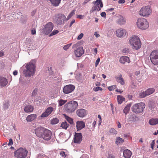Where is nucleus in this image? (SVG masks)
<instances>
[{
    "instance_id": "nucleus-22",
    "label": "nucleus",
    "mask_w": 158,
    "mask_h": 158,
    "mask_svg": "<svg viewBox=\"0 0 158 158\" xmlns=\"http://www.w3.org/2000/svg\"><path fill=\"white\" fill-rule=\"evenodd\" d=\"M119 61L121 63L124 64L126 62L129 63L130 60L128 57L123 56L120 58Z\"/></svg>"
},
{
    "instance_id": "nucleus-11",
    "label": "nucleus",
    "mask_w": 158,
    "mask_h": 158,
    "mask_svg": "<svg viewBox=\"0 0 158 158\" xmlns=\"http://www.w3.org/2000/svg\"><path fill=\"white\" fill-rule=\"evenodd\" d=\"M94 4V6L92 7L90 11V12H93L95 11H99L100 10L103 6V3L101 0H97L93 2Z\"/></svg>"
},
{
    "instance_id": "nucleus-50",
    "label": "nucleus",
    "mask_w": 158,
    "mask_h": 158,
    "mask_svg": "<svg viewBox=\"0 0 158 158\" xmlns=\"http://www.w3.org/2000/svg\"><path fill=\"white\" fill-rule=\"evenodd\" d=\"M155 143V140H153L151 144V147L152 149H153V147Z\"/></svg>"
},
{
    "instance_id": "nucleus-57",
    "label": "nucleus",
    "mask_w": 158,
    "mask_h": 158,
    "mask_svg": "<svg viewBox=\"0 0 158 158\" xmlns=\"http://www.w3.org/2000/svg\"><path fill=\"white\" fill-rule=\"evenodd\" d=\"M75 10H73L71 12V13L69 14L70 15H71L72 16L74 15L75 14Z\"/></svg>"
},
{
    "instance_id": "nucleus-35",
    "label": "nucleus",
    "mask_w": 158,
    "mask_h": 158,
    "mask_svg": "<svg viewBox=\"0 0 158 158\" xmlns=\"http://www.w3.org/2000/svg\"><path fill=\"white\" fill-rule=\"evenodd\" d=\"M67 102L66 100H63L62 99H60L58 100V104L59 106H61Z\"/></svg>"
},
{
    "instance_id": "nucleus-23",
    "label": "nucleus",
    "mask_w": 158,
    "mask_h": 158,
    "mask_svg": "<svg viewBox=\"0 0 158 158\" xmlns=\"http://www.w3.org/2000/svg\"><path fill=\"white\" fill-rule=\"evenodd\" d=\"M37 115L35 114H32L28 115L26 118V120L27 122H31L34 120L36 117Z\"/></svg>"
},
{
    "instance_id": "nucleus-56",
    "label": "nucleus",
    "mask_w": 158,
    "mask_h": 158,
    "mask_svg": "<svg viewBox=\"0 0 158 158\" xmlns=\"http://www.w3.org/2000/svg\"><path fill=\"white\" fill-rule=\"evenodd\" d=\"M107 158H115V157L112 154H110L108 155Z\"/></svg>"
},
{
    "instance_id": "nucleus-17",
    "label": "nucleus",
    "mask_w": 158,
    "mask_h": 158,
    "mask_svg": "<svg viewBox=\"0 0 158 158\" xmlns=\"http://www.w3.org/2000/svg\"><path fill=\"white\" fill-rule=\"evenodd\" d=\"M77 115L80 118H83L85 117L87 114V111L83 109L77 110L76 111Z\"/></svg>"
},
{
    "instance_id": "nucleus-34",
    "label": "nucleus",
    "mask_w": 158,
    "mask_h": 158,
    "mask_svg": "<svg viewBox=\"0 0 158 158\" xmlns=\"http://www.w3.org/2000/svg\"><path fill=\"white\" fill-rule=\"evenodd\" d=\"M59 119L56 118H53L51 120V123L52 124H56L59 122Z\"/></svg>"
},
{
    "instance_id": "nucleus-46",
    "label": "nucleus",
    "mask_w": 158,
    "mask_h": 158,
    "mask_svg": "<svg viewBox=\"0 0 158 158\" xmlns=\"http://www.w3.org/2000/svg\"><path fill=\"white\" fill-rule=\"evenodd\" d=\"M13 139L10 138L9 139V142L8 144V146H12L13 145Z\"/></svg>"
},
{
    "instance_id": "nucleus-40",
    "label": "nucleus",
    "mask_w": 158,
    "mask_h": 158,
    "mask_svg": "<svg viewBox=\"0 0 158 158\" xmlns=\"http://www.w3.org/2000/svg\"><path fill=\"white\" fill-rule=\"evenodd\" d=\"M116 88V86L115 85H112L108 87V89L110 91L114 90Z\"/></svg>"
},
{
    "instance_id": "nucleus-27",
    "label": "nucleus",
    "mask_w": 158,
    "mask_h": 158,
    "mask_svg": "<svg viewBox=\"0 0 158 158\" xmlns=\"http://www.w3.org/2000/svg\"><path fill=\"white\" fill-rule=\"evenodd\" d=\"M52 4L54 6H58L61 0H50Z\"/></svg>"
},
{
    "instance_id": "nucleus-19",
    "label": "nucleus",
    "mask_w": 158,
    "mask_h": 158,
    "mask_svg": "<svg viewBox=\"0 0 158 158\" xmlns=\"http://www.w3.org/2000/svg\"><path fill=\"white\" fill-rule=\"evenodd\" d=\"M118 17V19L116 21V23L120 25L124 24L126 22V18L120 15Z\"/></svg>"
},
{
    "instance_id": "nucleus-20",
    "label": "nucleus",
    "mask_w": 158,
    "mask_h": 158,
    "mask_svg": "<svg viewBox=\"0 0 158 158\" xmlns=\"http://www.w3.org/2000/svg\"><path fill=\"white\" fill-rule=\"evenodd\" d=\"M85 126V123L82 121H77L76 122V127L77 131L81 130L84 128Z\"/></svg>"
},
{
    "instance_id": "nucleus-39",
    "label": "nucleus",
    "mask_w": 158,
    "mask_h": 158,
    "mask_svg": "<svg viewBox=\"0 0 158 158\" xmlns=\"http://www.w3.org/2000/svg\"><path fill=\"white\" fill-rule=\"evenodd\" d=\"M110 133L113 135L116 134L117 133V131L114 128H111L110 130Z\"/></svg>"
},
{
    "instance_id": "nucleus-8",
    "label": "nucleus",
    "mask_w": 158,
    "mask_h": 158,
    "mask_svg": "<svg viewBox=\"0 0 158 158\" xmlns=\"http://www.w3.org/2000/svg\"><path fill=\"white\" fill-rule=\"evenodd\" d=\"M54 23L58 25L64 24L65 16L63 14H59L55 15L53 18Z\"/></svg>"
},
{
    "instance_id": "nucleus-26",
    "label": "nucleus",
    "mask_w": 158,
    "mask_h": 158,
    "mask_svg": "<svg viewBox=\"0 0 158 158\" xmlns=\"http://www.w3.org/2000/svg\"><path fill=\"white\" fill-rule=\"evenodd\" d=\"M148 123L151 125H156L158 123V118H152L149 120Z\"/></svg>"
},
{
    "instance_id": "nucleus-59",
    "label": "nucleus",
    "mask_w": 158,
    "mask_h": 158,
    "mask_svg": "<svg viewBox=\"0 0 158 158\" xmlns=\"http://www.w3.org/2000/svg\"><path fill=\"white\" fill-rule=\"evenodd\" d=\"M34 102H35V104H40V101H38L37 100H35L34 101Z\"/></svg>"
},
{
    "instance_id": "nucleus-29",
    "label": "nucleus",
    "mask_w": 158,
    "mask_h": 158,
    "mask_svg": "<svg viewBox=\"0 0 158 158\" xmlns=\"http://www.w3.org/2000/svg\"><path fill=\"white\" fill-rule=\"evenodd\" d=\"M117 99L118 103L120 104L122 103L125 100V98L120 95L117 96Z\"/></svg>"
},
{
    "instance_id": "nucleus-62",
    "label": "nucleus",
    "mask_w": 158,
    "mask_h": 158,
    "mask_svg": "<svg viewBox=\"0 0 158 158\" xmlns=\"http://www.w3.org/2000/svg\"><path fill=\"white\" fill-rule=\"evenodd\" d=\"M114 8H112L107 9L106 10V11H113L114 10Z\"/></svg>"
},
{
    "instance_id": "nucleus-58",
    "label": "nucleus",
    "mask_w": 158,
    "mask_h": 158,
    "mask_svg": "<svg viewBox=\"0 0 158 158\" xmlns=\"http://www.w3.org/2000/svg\"><path fill=\"white\" fill-rule=\"evenodd\" d=\"M125 2V0H119L118 2L120 4L124 3Z\"/></svg>"
},
{
    "instance_id": "nucleus-42",
    "label": "nucleus",
    "mask_w": 158,
    "mask_h": 158,
    "mask_svg": "<svg viewBox=\"0 0 158 158\" xmlns=\"http://www.w3.org/2000/svg\"><path fill=\"white\" fill-rule=\"evenodd\" d=\"M102 88L99 87H94L93 88V90L96 92H97L99 90L102 91Z\"/></svg>"
},
{
    "instance_id": "nucleus-18",
    "label": "nucleus",
    "mask_w": 158,
    "mask_h": 158,
    "mask_svg": "<svg viewBox=\"0 0 158 158\" xmlns=\"http://www.w3.org/2000/svg\"><path fill=\"white\" fill-rule=\"evenodd\" d=\"M84 50L82 47H78L76 50L74 51L75 55L77 57L81 56L84 53Z\"/></svg>"
},
{
    "instance_id": "nucleus-1",
    "label": "nucleus",
    "mask_w": 158,
    "mask_h": 158,
    "mask_svg": "<svg viewBox=\"0 0 158 158\" xmlns=\"http://www.w3.org/2000/svg\"><path fill=\"white\" fill-rule=\"evenodd\" d=\"M35 133L38 137H42L46 140H50L52 135V132L50 130L41 127L37 128L35 130Z\"/></svg>"
},
{
    "instance_id": "nucleus-53",
    "label": "nucleus",
    "mask_w": 158,
    "mask_h": 158,
    "mask_svg": "<svg viewBox=\"0 0 158 158\" xmlns=\"http://www.w3.org/2000/svg\"><path fill=\"white\" fill-rule=\"evenodd\" d=\"M79 44L78 43H77L75 44H74L73 46V48H76L77 47L79 46Z\"/></svg>"
},
{
    "instance_id": "nucleus-16",
    "label": "nucleus",
    "mask_w": 158,
    "mask_h": 158,
    "mask_svg": "<svg viewBox=\"0 0 158 158\" xmlns=\"http://www.w3.org/2000/svg\"><path fill=\"white\" fill-rule=\"evenodd\" d=\"M53 108L52 107H49L47 108L45 112L42 113L41 117H46L51 114L53 110Z\"/></svg>"
},
{
    "instance_id": "nucleus-30",
    "label": "nucleus",
    "mask_w": 158,
    "mask_h": 158,
    "mask_svg": "<svg viewBox=\"0 0 158 158\" xmlns=\"http://www.w3.org/2000/svg\"><path fill=\"white\" fill-rule=\"evenodd\" d=\"M123 139L118 137L116 138L115 143L117 145H118L119 144L123 143Z\"/></svg>"
},
{
    "instance_id": "nucleus-6",
    "label": "nucleus",
    "mask_w": 158,
    "mask_h": 158,
    "mask_svg": "<svg viewBox=\"0 0 158 158\" xmlns=\"http://www.w3.org/2000/svg\"><path fill=\"white\" fill-rule=\"evenodd\" d=\"M137 27L142 30H145L149 27L148 22L146 19L143 18H140L137 19L136 22Z\"/></svg>"
},
{
    "instance_id": "nucleus-44",
    "label": "nucleus",
    "mask_w": 158,
    "mask_h": 158,
    "mask_svg": "<svg viewBox=\"0 0 158 158\" xmlns=\"http://www.w3.org/2000/svg\"><path fill=\"white\" fill-rule=\"evenodd\" d=\"M123 53L127 54L129 52V49L128 48H125L123 50Z\"/></svg>"
},
{
    "instance_id": "nucleus-14",
    "label": "nucleus",
    "mask_w": 158,
    "mask_h": 158,
    "mask_svg": "<svg viewBox=\"0 0 158 158\" xmlns=\"http://www.w3.org/2000/svg\"><path fill=\"white\" fill-rule=\"evenodd\" d=\"M127 31L125 29L122 28L118 29L116 31V35L118 37H124L127 35Z\"/></svg>"
},
{
    "instance_id": "nucleus-3",
    "label": "nucleus",
    "mask_w": 158,
    "mask_h": 158,
    "mask_svg": "<svg viewBox=\"0 0 158 158\" xmlns=\"http://www.w3.org/2000/svg\"><path fill=\"white\" fill-rule=\"evenodd\" d=\"M25 67L26 69L23 71V73L25 77H31L34 75L35 66L34 64L30 62L26 64Z\"/></svg>"
},
{
    "instance_id": "nucleus-45",
    "label": "nucleus",
    "mask_w": 158,
    "mask_h": 158,
    "mask_svg": "<svg viewBox=\"0 0 158 158\" xmlns=\"http://www.w3.org/2000/svg\"><path fill=\"white\" fill-rule=\"evenodd\" d=\"M60 156L63 157H65L66 156V155L65 154V152L63 151H61L60 152Z\"/></svg>"
},
{
    "instance_id": "nucleus-48",
    "label": "nucleus",
    "mask_w": 158,
    "mask_h": 158,
    "mask_svg": "<svg viewBox=\"0 0 158 158\" xmlns=\"http://www.w3.org/2000/svg\"><path fill=\"white\" fill-rule=\"evenodd\" d=\"M100 59L99 58H98L97 60H96V62H95V66L96 67H97V65L100 62Z\"/></svg>"
},
{
    "instance_id": "nucleus-43",
    "label": "nucleus",
    "mask_w": 158,
    "mask_h": 158,
    "mask_svg": "<svg viewBox=\"0 0 158 158\" xmlns=\"http://www.w3.org/2000/svg\"><path fill=\"white\" fill-rule=\"evenodd\" d=\"M37 91L38 89L37 88H35L32 93V96H35L36 95Z\"/></svg>"
},
{
    "instance_id": "nucleus-24",
    "label": "nucleus",
    "mask_w": 158,
    "mask_h": 158,
    "mask_svg": "<svg viewBox=\"0 0 158 158\" xmlns=\"http://www.w3.org/2000/svg\"><path fill=\"white\" fill-rule=\"evenodd\" d=\"M123 153V156L125 158H130L132 154L131 152L128 149L124 150Z\"/></svg>"
},
{
    "instance_id": "nucleus-47",
    "label": "nucleus",
    "mask_w": 158,
    "mask_h": 158,
    "mask_svg": "<svg viewBox=\"0 0 158 158\" xmlns=\"http://www.w3.org/2000/svg\"><path fill=\"white\" fill-rule=\"evenodd\" d=\"M76 17L77 18H79L80 19H82L84 18V15H77Z\"/></svg>"
},
{
    "instance_id": "nucleus-38",
    "label": "nucleus",
    "mask_w": 158,
    "mask_h": 158,
    "mask_svg": "<svg viewBox=\"0 0 158 158\" xmlns=\"http://www.w3.org/2000/svg\"><path fill=\"white\" fill-rule=\"evenodd\" d=\"M59 32V31L57 30H54L49 35V36H53V35H55L56 34H57L58 32Z\"/></svg>"
},
{
    "instance_id": "nucleus-36",
    "label": "nucleus",
    "mask_w": 158,
    "mask_h": 158,
    "mask_svg": "<svg viewBox=\"0 0 158 158\" xmlns=\"http://www.w3.org/2000/svg\"><path fill=\"white\" fill-rule=\"evenodd\" d=\"M129 110L130 106L128 105H127L123 110L124 113L126 114L129 112Z\"/></svg>"
},
{
    "instance_id": "nucleus-28",
    "label": "nucleus",
    "mask_w": 158,
    "mask_h": 158,
    "mask_svg": "<svg viewBox=\"0 0 158 158\" xmlns=\"http://www.w3.org/2000/svg\"><path fill=\"white\" fill-rule=\"evenodd\" d=\"M155 91V89L154 88H149L146 90L147 94L148 96L152 94Z\"/></svg>"
},
{
    "instance_id": "nucleus-64",
    "label": "nucleus",
    "mask_w": 158,
    "mask_h": 158,
    "mask_svg": "<svg viewBox=\"0 0 158 158\" xmlns=\"http://www.w3.org/2000/svg\"><path fill=\"white\" fill-rule=\"evenodd\" d=\"M91 0H85L83 3V4L84 5L86 3H87L88 2L90 1Z\"/></svg>"
},
{
    "instance_id": "nucleus-10",
    "label": "nucleus",
    "mask_w": 158,
    "mask_h": 158,
    "mask_svg": "<svg viewBox=\"0 0 158 158\" xmlns=\"http://www.w3.org/2000/svg\"><path fill=\"white\" fill-rule=\"evenodd\" d=\"M54 25L51 22H49L45 25H43V28L42 29V33L47 35L52 32Z\"/></svg>"
},
{
    "instance_id": "nucleus-51",
    "label": "nucleus",
    "mask_w": 158,
    "mask_h": 158,
    "mask_svg": "<svg viewBox=\"0 0 158 158\" xmlns=\"http://www.w3.org/2000/svg\"><path fill=\"white\" fill-rule=\"evenodd\" d=\"M31 33L32 35H34L35 34L36 31L35 28H32L31 30Z\"/></svg>"
},
{
    "instance_id": "nucleus-37",
    "label": "nucleus",
    "mask_w": 158,
    "mask_h": 158,
    "mask_svg": "<svg viewBox=\"0 0 158 158\" xmlns=\"http://www.w3.org/2000/svg\"><path fill=\"white\" fill-rule=\"evenodd\" d=\"M148 96L147 95L146 91L145 92H143L140 93L139 94V97L141 98H143L145 97Z\"/></svg>"
},
{
    "instance_id": "nucleus-5",
    "label": "nucleus",
    "mask_w": 158,
    "mask_h": 158,
    "mask_svg": "<svg viewBox=\"0 0 158 158\" xmlns=\"http://www.w3.org/2000/svg\"><path fill=\"white\" fill-rule=\"evenodd\" d=\"M152 10L149 6L142 7L139 11V15L141 16L148 17L152 14Z\"/></svg>"
},
{
    "instance_id": "nucleus-33",
    "label": "nucleus",
    "mask_w": 158,
    "mask_h": 158,
    "mask_svg": "<svg viewBox=\"0 0 158 158\" xmlns=\"http://www.w3.org/2000/svg\"><path fill=\"white\" fill-rule=\"evenodd\" d=\"M121 77H118L117 79L118 81L122 85H123L124 84L125 82L123 79L121 77L122 76L121 75Z\"/></svg>"
},
{
    "instance_id": "nucleus-12",
    "label": "nucleus",
    "mask_w": 158,
    "mask_h": 158,
    "mask_svg": "<svg viewBox=\"0 0 158 158\" xmlns=\"http://www.w3.org/2000/svg\"><path fill=\"white\" fill-rule=\"evenodd\" d=\"M150 59L154 65H158V50L152 51L150 55Z\"/></svg>"
},
{
    "instance_id": "nucleus-41",
    "label": "nucleus",
    "mask_w": 158,
    "mask_h": 158,
    "mask_svg": "<svg viewBox=\"0 0 158 158\" xmlns=\"http://www.w3.org/2000/svg\"><path fill=\"white\" fill-rule=\"evenodd\" d=\"M72 43H70L66 45L63 47V48L64 50H67L71 46Z\"/></svg>"
},
{
    "instance_id": "nucleus-25",
    "label": "nucleus",
    "mask_w": 158,
    "mask_h": 158,
    "mask_svg": "<svg viewBox=\"0 0 158 158\" xmlns=\"http://www.w3.org/2000/svg\"><path fill=\"white\" fill-rule=\"evenodd\" d=\"M33 107L31 105H27L24 109V111L26 113L31 112L33 111Z\"/></svg>"
},
{
    "instance_id": "nucleus-9",
    "label": "nucleus",
    "mask_w": 158,
    "mask_h": 158,
    "mask_svg": "<svg viewBox=\"0 0 158 158\" xmlns=\"http://www.w3.org/2000/svg\"><path fill=\"white\" fill-rule=\"evenodd\" d=\"M145 104L143 102H140L134 105L132 107V110L136 113H141L145 108Z\"/></svg>"
},
{
    "instance_id": "nucleus-52",
    "label": "nucleus",
    "mask_w": 158,
    "mask_h": 158,
    "mask_svg": "<svg viewBox=\"0 0 158 158\" xmlns=\"http://www.w3.org/2000/svg\"><path fill=\"white\" fill-rule=\"evenodd\" d=\"M101 16L102 17L106 18V13L104 12H102L100 14Z\"/></svg>"
},
{
    "instance_id": "nucleus-4",
    "label": "nucleus",
    "mask_w": 158,
    "mask_h": 158,
    "mask_svg": "<svg viewBox=\"0 0 158 158\" xmlns=\"http://www.w3.org/2000/svg\"><path fill=\"white\" fill-rule=\"evenodd\" d=\"M78 106V103L77 102L72 101L65 105L64 108L67 112L71 113L75 110Z\"/></svg>"
},
{
    "instance_id": "nucleus-15",
    "label": "nucleus",
    "mask_w": 158,
    "mask_h": 158,
    "mask_svg": "<svg viewBox=\"0 0 158 158\" xmlns=\"http://www.w3.org/2000/svg\"><path fill=\"white\" fill-rule=\"evenodd\" d=\"M82 140V135L81 133H75L73 141L74 143H79Z\"/></svg>"
},
{
    "instance_id": "nucleus-54",
    "label": "nucleus",
    "mask_w": 158,
    "mask_h": 158,
    "mask_svg": "<svg viewBox=\"0 0 158 158\" xmlns=\"http://www.w3.org/2000/svg\"><path fill=\"white\" fill-rule=\"evenodd\" d=\"M75 22V20L74 19H73L72 20L71 22L70 23V25L69 26V27H71L72 25Z\"/></svg>"
},
{
    "instance_id": "nucleus-32",
    "label": "nucleus",
    "mask_w": 158,
    "mask_h": 158,
    "mask_svg": "<svg viewBox=\"0 0 158 158\" xmlns=\"http://www.w3.org/2000/svg\"><path fill=\"white\" fill-rule=\"evenodd\" d=\"M64 116H65V118L66 119L67 121L70 123L71 124H73V119L69 117L68 116H67L65 114H64Z\"/></svg>"
},
{
    "instance_id": "nucleus-63",
    "label": "nucleus",
    "mask_w": 158,
    "mask_h": 158,
    "mask_svg": "<svg viewBox=\"0 0 158 158\" xmlns=\"http://www.w3.org/2000/svg\"><path fill=\"white\" fill-rule=\"evenodd\" d=\"M13 73L14 75L16 76L17 75L18 71L17 70H15L13 72Z\"/></svg>"
},
{
    "instance_id": "nucleus-49",
    "label": "nucleus",
    "mask_w": 158,
    "mask_h": 158,
    "mask_svg": "<svg viewBox=\"0 0 158 158\" xmlns=\"http://www.w3.org/2000/svg\"><path fill=\"white\" fill-rule=\"evenodd\" d=\"M83 34L82 33H81L78 36L77 39L78 40H81L83 36Z\"/></svg>"
},
{
    "instance_id": "nucleus-31",
    "label": "nucleus",
    "mask_w": 158,
    "mask_h": 158,
    "mask_svg": "<svg viewBox=\"0 0 158 158\" xmlns=\"http://www.w3.org/2000/svg\"><path fill=\"white\" fill-rule=\"evenodd\" d=\"M69 126V124L67 123L66 121H65L62 123L61 127L64 129H66Z\"/></svg>"
},
{
    "instance_id": "nucleus-21",
    "label": "nucleus",
    "mask_w": 158,
    "mask_h": 158,
    "mask_svg": "<svg viewBox=\"0 0 158 158\" xmlns=\"http://www.w3.org/2000/svg\"><path fill=\"white\" fill-rule=\"evenodd\" d=\"M8 83L7 80L6 78L0 76V85L1 86H5Z\"/></svg>"
},
{
    "instance_id": "nucleus-13",
    "label": "nucleus",
    "mask_w": 158,
    "mask_h": 158,
    "mask_svg": "<svg viewBox=\"0 0 158 158\" xmlns=\"http://www.w3.org/2000/svg\"><path fill=\"white\" fill-rule=\"evenodd\" d=\"M75 89L74 85L69 84L65 86L63 89V92L65 94H67L72 92Z\"/></svg>"
},
{
    "instance_id": "nucleus-61",
    "label": "nucleus",
    "mask_w": 158,
    "mask_h": 158,
    "mask_svg": "<svg viewBox=\"0 0 158 158\" xmlns=\"http://www.w3.org/2000/svg\"><path fill=\"white\" fill-rule=\"evenodd\" d=\"M140 71L138 70L135 72V74L136 76H137L140 74Z\"/></svg>"
},
{
    "instance_id": "nucleus-55",
    "label": "nucleus",
    "mask_w": 158,
    "mask_h": 158,
    "mask_svg": "<svg viewBox=\"0 0 158 158\" xmlns=\"http://www.w3.org/2000/svg\"><path fill=\"white\" fill-rule=\"evenodd\" d=\"M72 16L69 14L68 16L67 17V18H66L65 17V21H67L68 20H69L71 18Z\"/></svg>"
},
{
    "instance_id": "nucleus-7",
    "label": "nucleus",
    "mask_w": 158,
    "mask_h": 158,
    "mask_svg": "<svg viewBox=\"0 0 158 158\" xmlns=\"http://www.w3.org/2000/svg\"><path fill=\"white\" fill-rule=\"evenodd\" d=\"M27 151L25 149L20 148L14 152L15 156L17 158H25L27 156Z\"/></svg>"
},
{
    "instance_id": "nucleus-2",
    "label": "nucleus",
    "mask_w": 158,
    "mask_h": 158,
    "mask_svg": "<svg viewBox=\"0 0 158 158\" xmlns=\"http://www.w3.org/2000/svg\"><path fill=\"white\" fill-rule=\"evenodd\" d=\"M129 43L133 49L137 50L139 49L141 43L139 37L135 35H133L129 39Z\"/></svg>"
},
{
    "instance_id": "nucleus-60",
    "label": "nucleus",
    "mask_w": 158,
    "mask_h": 158,
    "mask_svg": "<svg viewBox=\"0 0 158 158\" xmlns=\"http://www.w3.org/2000/svg\"><path fill=\"white\" fill-rule=\"evenodd\" d=\"M94 35H95V36L96 37H99L100 36V35L99 34H98L97 33V32H95L94 33Z\"/></svg>"
}]
</instances>
